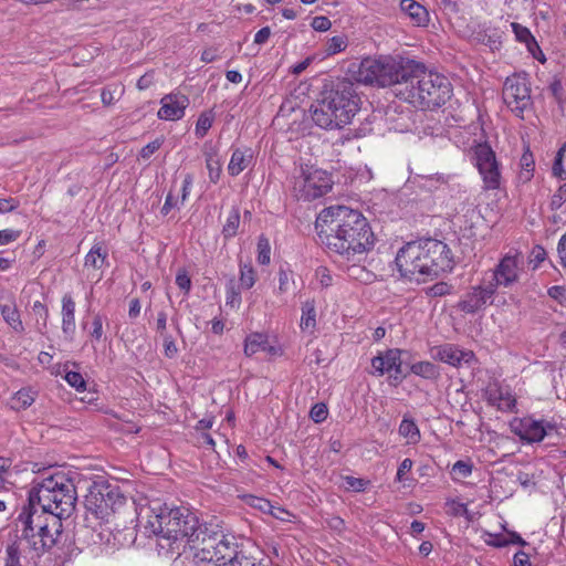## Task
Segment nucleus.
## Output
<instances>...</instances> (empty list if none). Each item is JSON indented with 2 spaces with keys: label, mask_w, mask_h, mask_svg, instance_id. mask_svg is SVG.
<instances>
[{
  "label": "nucleus",
  "mask_w": 566,
  "mask_h": 566,
  "mask_svg": "<svg viewBox=\"0 0 566 566\" xmlns=\"http://www.w3.org/2000/svg\"><path fill=\"white\" fill-rule=\"evenodd\" d=\"M318 235L329 252L348 264V275L355 280H368L370 273L359 266L375 239L371 228L361 212L346 206L323 209L316 220Z\"/></svg>",
  "instance_id": "1"
},
{
  "label": "nucleus",
  "mask_w": 566,
  "mask_h": 566,
  "mask_svg": "<svg viewBox=\"0 0 566 566\" xmlns=\"http://www.w3.org/2000/svg\"><path fill=\"white\" fill-rule=\"evenodd\" d=\"M138 524L149 534L158 537L157 547L166 554L180 555V548L187 543L199 542L201 534H206L198 517L187 507H178L153 501L138 514Z\"/></svg>",
  "instance_id": "2"
},
{
  "label": "nucleus",
  "mask_w": 566,
  "mask_h": 566,
  "mask_svg": "<svg viewBox=\"0 0 566 566\" xmlns=\"http://www.w3.org/2000/svg\"><path fill=\"white\" fill-rule=\"evenodd\" d=\"M75 502L76 488L64 472L52 467L38 468V505L50 514L38 532L44 552L62 541V516L73 511Z\"/></svg>",
  "instance_id": "3"
},
{
  "label": "nucleus",
  "mask_w": 566,
  "mask_h": 566,
  "mask_svg": "<svg viewBox=\"0 0 566 566\" xmlns=\"http://www.w3.org/2000/svg\"><path fill=\"white\" fill-rule=\"evenodd\" d=\"M401 276L417 282L433 280L453 268L450 248L437 239H420L406 243L395 259Z\"/></svg>",
  "instance_id": "4"
},
{
  "label": "nucleus",
  "mask_w": 566,
  "mask_h": 566,
  "mask_svg": "<svg viewBox=\"0 0 566 566\" xmlns=\"http://www.w3.org/2000/svg\"><path fill=\"white\" fill-rule=\"evenodd\" d=\"M360 98L353 83L338 82L311 106L315 125L324 129H337L349 124L359 109Z\"/></svg>",
  "instance_id": "5"
},
{
  "label": "nucleus",
  "mask_w": 566,
  "mask_h": 566,
  "mask_svg": "<svg viewBox=\"0 0 566 566\" xmlns=\"http://www.w3.org/2000/svg\"><path fill=\"white\" fill-rule=\"evenodd\" d=\"M396 96L416 107L436 108L452 96V85L442 74L411 65L408 76L395 91Z\"/></svg>",
  "instance_id": "6"
},
{
  "label": "nucleus",
  "mask_w": 566,
  "mask_h": 566,
  "mask_svg": "<svg viewBox=\"0 0 566 566\" xmlns=\"http://www.w3.org/2000/svg\"><path fill=\"white\" fill-rule=\"evenodd\" d=\"M411 64H402L391 56L365 57L358 69V80L365 84L397 86L408 76Z\"/></svg>",
  "instance_id": "7"
},
{
  "label": "nucleus",
  "mask_w": 566,
  "mask_h": 566,
  "mask_svg": "<svg viewBox=\"0 0 566 566\" xmlns=\"http://www.w3.org/2000/svg\"><path fill=\"white\" fill-rule=\"evenodd\" d=\"M505 105L515 116L523 118L524 113L531 111L533 99L531 83L525 73H515L507 76L502 91Z\"/></svg>",
  "instance_id": "8"
},
{
  "label": "nucleus",
  "mask_w": 566,
  "mask_h": 566,
  "mask_svg": "<svg viewBox=\"0 0 566 566\" xmlns=\"http://www.w3.org/2000/svg\"><path fill=\"white\" fill-rule=\"evenodd\" d=\"M206 534H201L199 542L195 544L202 545L208 548L209 555H211L218 566L233 565L242 551H238V544L234 536L224 534L223 532L209 531L207 526H203Z\"/></svg>",
  "instance_id": "9"
},
{
  "label": "nucleus",
  "mask_w": 566,
  "mask_h": 566,
  "mask_svg": "<svg viewBox=\"0 0 566 566\" xmlns=\"http://www.w3.org/2000/svg\"><path fill=\"white\" fill-rule=\"evenodd\" d=\"M333 179L326 170L315 167L302 169V177L296 182L298 198L305 201L315 200L325 196L333 188Z\"/></svg>",
  "instance_id": "10"
},
{
  "label": "nucleus",
  "mask_w": 566,
  "mask_h": 566,
  "mask_svg": "<svg viewBox=\"0 0 566 566\" xmlns=\"http://www.w3.org/2000/svg\"><path fill=\"white\" fill-rule=\"evenodd\" d=\"M473 164L476 167L484 190H496L501 186V170L496 155L486 143L478 144L473 148Z\"/></svg>",
  "instance_id": "11"
},
{
  "label": "nucleus",
  "mask_w": 566,
  "mask_h": 566,
  "mask_svg": "<svg viewBox=\"0 0 566 566\" xmlns=\"http://www.w3.org/2000/svg\"><path fill=\"white\" fill-rule=\"evenodd\" d=\"M523 266V254L518 251H510L499 262L493 271L490 284L509 287L520 279V271Z\"/></svg>",
  "instance_id": "12"
},
{
  "label": "nucleus",
  "mask_w": 566,
  "mask_h": 566,
  "mask_svg": "<svg viewBox=\"0 0 566 566\" xmlns=\"http://www.w3.org/2000/svg\"><path fill=\"white\" fill-rule=\"evenodd\" d=\"M115 495H118L117 491L109 485L94 483L87 489L85 507L96 516H104L108 510L113 509Z\"/></svg>",
  "instance_id": "13"
},
{
  "label": "nucleus",
  "mask_w": 566,
  "mask_h": 566,
  "mask_svg": "<svg viewBox=\"0 0 566 566\" xmlns=\"http://www.w3.org/2000/svg\"><path fill=\"white\" fill-rule=\"evenodd\" d=\"M496 292V284H482L473 287L459 302V308L467 313L473 314L493 303V296Z\"/></svg>",
  "instance_id": "14"
},
{
  "label": "nucleus",
  "mask_w": 566,
  "mask_h": 566,
  "mask_svg": "<svg viewBox=\"0 0 566 566\" xmlns=\"http://www.w3.org/2000/svg\"><path fill=\"white\" fill-rule=\"evenodd\" d=\"M35 503V486H32L29 490V507L30 512L27 514L22 512L19 515V522L22 524L21 530H17L15 541L11 544L14 546H19L22 549L28 551L29 553H33L35 549V541H34V528H33V520H32V509Z\"/></svg>",
  "instance_id": "15"
},
{
  "label": "nucleus",
  "mask_w": 566,
  "mask_h": 566,
  "mask_svg": "<svg viewBox=\"0 0 566 566\" xmlns=\"http://www.w3.org/2000/svg\"><path fill=\"white\" fill-rule=\"evenodd\" d=\"M554 429L555 427L551 423L532 418H524L512 423L513 432L522 440L531 443L542 441Z\"/></svg>",
  "instance_id": "16"
},
{
  "label": "nucleus",
  "mask_w": 566,
  "mask_h": 566,
  "mask_svg": "<svg viewBox=\"0 0 566 566\" xmlns=\"http://www.w3.org/2000/svg\"><path fill=\"white\" fill-rule=\"evenodd\" d=\"M160 105L157 113L159 119L179 120L185 116V112L189 106V98L179 92L170 93L161 97Z\"/></svg>",
  "instance_id": "17"
},
{
  "label": "nucleus",
  "mask_w": 566,
  "mask_h": 566,
  "mask_svg": "<svg viewBox=\"0 0 566 566\" xmlns=\"http://www.w3.org/2000/svg\"><path fill=\"white\" fill-rule=\"evenodd\" d=\"M484 396L488 402L495 406L499 410L511 411L515 407V398L511 390L497 382L489 384Z\"/></svg>",
  "instance_id": "18"
},
{
  "label": "nucleus",
  "mask_w": 566,
  "mask_h": 566,
  "mask_svg": "<svg viewBox=\"0 0 566 566\" xmlns=\"http://www.w3.org/2000/svg\"><path fill=\"white\" fill-rule=\"evenodd\" d=\"M400 12L410 24L416 28H427L430 23L428 9L416 0H401L399 3Z\"/></svg>",
  "instance_id": "19"
},
{
  "label": "nucleus",
  "mask_w": 566,
  "mask_h": 566,
  "mask_svg": "<svg viewBox=\"0 0 566 566\" xmlns=\"http://www.w3.org/2000/svg\"><path fill=\"white\" fill-rule=\"evenodd\" d=\"M254 163V150L248 146L237 147L232 150L230 161L228 164V174L237 177L243 170L251 167Z\"/></svg>",
  "instance_id": "20"
},
{
  "label": "nucleus",
  "mask_w": 566,
  "mask_h": 566,
  "mask_svg": "<svg viewBox=\"0 0 566 566\" xmlns=\"http://www.w3.org/2000/svg\"><path fill=\"white\" fill-rule=\"evenodd\" d=\"M401 356H374L371 359L373 374L382 376L388 373L390 377L398 379L403 375Z\"/></svg>",
  "instance_id": "21"
},
{
  "label": "nucleus",
  "mask_w": 566,
  "mask_h": 566,
  "mask_svg": "<svg viewBox=\"0 0 566 566\" xmlns=\"http://www.w3.org/2000/svg\"><path fill=\"white\" fill-rule=\"evenodd\" d=\"M511 28L516 41L524 43L530 54L537 61L544 63L546 61L545 55L530 29L517 22H512Z\"/></svg>",
  "instance_id": "22"
},
{
  "label": "nucleus",
  "mask_w": 566,
  "mask_h": 566,
  "mask_svg": "<svg viewBox=\"0 0 566 566\" xmlns=\"http://www.w3.org/2000/svg\"><path fill=\"white\" fill-rule=\"evenodd\" d=\"M276 349L271 344L269 336L263 333H252L245 338L244 354L269 353L275 354Z\"/></svg>",
  "instance_id": "23"
},
{
  "label": "nucleus",
  "mask_w": 566,
  "mask_h": 566,
  "mask_svg": "<svg viewBox=\"0 0 566 566\" xmlns=\"http://www.w3.org/2000/svg\"><path fill=\"white\" fill-rule=\"evenodd\" d=\"M182 553L185 554L184 566H218L211 555H209L208 548H205L202 545L190 546L189 552L184 549Z\"/></svg>",
  "instance_id": "24"
},
{
  "label": "nucleus",
  "mask_w": 566,
  "mask_h": 566,
  "mask_svg": "<svg viewBox=\"0 0 566 566\" xmlns=\"http://www.w3.org/2000/svg\"><path fill=\"white\" fill-rule=\"evenodd\" d=\"M302 315L300 319V328L304 334L313 335L317 324V312L314 300H306L302 304Z\"/></svg>",
  "instance_id": "25"
},
{
  "label": "nucleus",
  "mask_w": 566,
  "mask_h": 566,
  "mask_svg": "<svg viewBox=\"0 0 566 566\" xmlns=\"http://www.w3.org/2000/svg\"><path fill=\"white\" fill-rule=\"evenodd\" d=\"M107 256L108 250L103 242H95L85 255L84 265L99 270L106 264Z\"/></svg>",
  "instance_id": "26"
},
{
  "label": "nucleus",
  "mask_w": 566,
  "mask_h": 566,
  "mask_svg": "<svg viewBox=\"0 0 566 566\" xmlns=\"http://www.w3.org/2000/svg\"><path fill=\"white\" fill-rule=\"evenodd\" d=\"M62 329L65 334L73 333L75 329V302L71 294L62 297Z\"/></svg>",
  "instance_id": "27"
},
{
  "label": "nucleus",
  "mask_w": 566,
  "mask_h": 566,
  "mask_svg": "<svg viewBox=\"0 0 566 566\" xmlns=\"http://www.w3.org/2000/svg\"><path fill=\"white\" fill-rule=\"evenodd\" d=\"M46 553L49 554L48 558L53 560L54 566H66L72 559L74 549L71 548V544L61 541L51 551H46Z\"/></svg>",
  "instance_id": "28"
},
{
  "label": "nucleus",
  "mask_w": 566,
  "mask_h": 566,
  "mask_svg": "<svg viewBox=\"0 0 566 566\" xmlns=\"http://www.w3.org/2000/svg\"><path fill=\"white\" fill-rule=\"evenodd\" d=\"M256 272L251 262L239 263V286L242 290H250L256 282Z\"/></svg>",
  "instance_id": "29"
},
{
  "label": "nucleus",
  "mask_w": 566,
  "mask_h": 566,
  "mask_svg": "<svg viewBox=\"0 0 566 566\" xmlns=\"http://www.w3.org/2000/svg\"><path fill=\"white\" fill-rule=\"evenodd\" d=\"M520 166L521 169L517 176L518 181L526 184L533 178L535 167L533 154L530 151L528 148L521 156Z\"/></svg>",
  "instance_id": "30"
},
{
  "label": "nucleus",
  "mask_w": 566,
  "mask_h": 566,
  "mask_svg": "<svg viewBox=\"0 0 566 566\" xmlns=\"http://www.w3.org/2000/svg\"><path fill=\"white\" fill-rule=\"evenodd\" d=\"M240 226V209L237 206H233L229 214L227 217L226 223L222 228V235L224 239L229 240L237 235L238 229Z\"/></svg>",
  "instance_id": "31"
},
{
  "label": "nucleus",
  "mask_w": 566,
  "mask_h": 566,
  "mask_svg": "<svg viewBox=\"0 0 566 566\" xmlns=\"http://www.w3.org/2000/svg\"><path fill=\"white\" fill-rule=\"evenodd\" d=\"M33 558V553H29L19 546L9 545L7 547V559L4 566H23L21 559Z\"/></svg>",
  "instance_id": "32"
},
{
  "label": "nucleus",
  "mask_w": 566,
  "mask_h": 566,
  "mask_svg": "<svg viewBox=\"0 0 566 566\" xmlns=\"http://www.w3.org/2000/svg\"><path fill=\"white\" fill-rule=\"evenodd\" d=\"M399 434L408 440L409 443H417L420 440V431L412 419L403 418L399 426Z\"/></svg>",
  "instance_id": "33"
},
{
  "label": "nucleus",
  "mask_w": 566,
  "mask_h": 566,
  "mask_svg": "<svg viewBox=\"0 0 566 566\" xmlns=\"http://www.w3.org/2000/svg\"><path fill=\"white\" fill-rule=\"evenodd\" d=\"M214 114L212 111L203 112L199 115L196 123L195 134L198 138H203L212 127Z\"/></svg>",
  "instance_id": "34"
},
{
  "label": "nucleus",
  "mask_w": 566,
  "mask_h": 566,
  "mask_svg": "<svg viewBox=\"0 0 566 566\" xmlns=\"http://www.w3.org/2000/svg\"><path fill=\"white\" fill-rule=\"evenodd\" d=\"M241 303V287L237 286L233 279H231L226 286V305L231 308H239Z\"/></svg>",
  "instance_id": "35"
},
{
  "label": "nucleus",
  "mask_w": 566,
  "mask_h": 566,
  "mask_svg": "<svg viewBox=\"0 0 566 566\" xmlns=\"http://www.w3.org/2000/svg\"><path fill=\"white\" fill-rule=\"evenodd\" d=\"M34 401V397L30 389H21L11 399V408L15 410L25 409Z\"/></svg>",
  "instance_id": "36"
},
{
  "label": "nucleus",
  "mask_w": 566,
  "mask_h": 566,
  "mask_svg": "<svg viewBox=\"0 0 566 566\" xmlns=\"http://www.w3.org/2000/svg\"><path fill=\"white\" fill-rule=\"evenodd\" d=\"M247 503L250 506L258 509L263 513H270L271 515H273L276 518H279L280 516H279V514H276L273 511L274 509H276L277 511H280L282 513L285 512L284 510H282L280 507H274L269 500L259 497V496H254V495H249Z\"/></svg>",
  "instance_id": "37"
},
{
  "label": "nucleus",
  "mask_w": 566,
  "mask_h": 566,
  "mask_svg": "<svg viewBox=\"0 0 566 566\" xmlns=\"http://www.w3.org/2000/svg\"><path fill=\"white\" fill-rule=\"evenodd\" d=\"M411 371L423 378H436L439 376V368L430 361H419L411 365Z\"/></svg>",
  "instance_id": "38"
},
{
  "label": "nucleus",
  "mask_w": 566,
  "mask_h": 566,
  "mask_svg": "<svg viewBox=\"0 0 566 566\" xmlns=\"http://www.w3.org/2000/svg\"><path fill=\"white\" fill-rule=\"evenodd\" d=\"M0 312L4 321L14 329H22L21 321L19 319V313L11 304H0Z\"/></svg>",
  "instance_id": "39"
},
{
  "label": "nucleus",
  "mask_w": 566,
  "mask_h": 566,
  "mask_svg": "<svg viewBox=\"0 0 566 566\" xmlns=\"http://www.w3.org/2000/svg\"><path fill=\"white\" fill-rule=\"evenodd\" d=\"M450 176H446L443 174L430 175L422 178L421 187L429 191H433L438 189L441 185L448 184Z\"/></svg>",
  "instance_id": "40"
},
{
  "label": "nucleus",
  "mask_w": 566,
  "mask_h": 566,
  "mask_svg": "<svg viewBox=\"0 0 566 566\" xmlns=\"http://www.w3.org/2000/svg\"><path fill=\"white\" fill-rule=\"evenodd\" d=\"M256 260L261 265H266L271 261V245H270L269 240L264 235H261L258 239Z\"/></svg>",
  "instance_id": "41"
},
{
  "label": "nucleus",
  "mask_w": 566,
  "mask_h": 566,
  "mask_svg": "<svg viewBox=\"0 0 566 566\" xmlns=\"http://www.w3.org/2000/svg\"><path fill=\"white\" fill-rule=\"evenodd\" d=\"M347 48V38L345 35H335L331 38L325 48L327 55H335L345 51Z\"/></svg>",
  "instance_id": "42"
},
{
  "label": "nucleus",
  "mask_w": 566,
  "mask_h": 566,
  "mask_svg": "<svg viewBox=\"0 0 566 566\" xmlns=\"http://www.w3.org/2000/svg\"><path fill=\"white\" fill-rule=\"evenodd\" d=\"M206 167L208 170V177L210 182L217 184L220 180L221 174H222V160L220 159H212L208 158V161H206Z\"/></svg>",
  "instance_id": "43"
},
{
  "label": "nucleus",
  "mask_w": 566,
  "mask_h": 566,
  "mask_svg": "<svg viewBox=\"0 0 566 566\" xmlns=\"http://www.w3.org/2000/svg\"><path fill=\"white\" fill-rule=\"evenodd\" d=\"M566 205V182L559 186L554 192L549 201V209L552 211H558Z\"/></svg>",
  "instance_id": "44"
},
{
  "label": "nucleus",
  "mask_w": 566,
  "mask_h": 566,
  "mask_svg": "<svg viewBox=\"0 0 566 566\" xmlns=\"http://www.w3.org/2000/svg\"><path fill=\"white\" fill-rule=\"evenodd\" d=\"M232 566H271V562L269 559H256L255 557L248 556L241 552L239 557L233 560Z\"/></svg>",
  "instance_id": "45"
},
{
  "label": "nucleus",
  "mask_w": 566,
  "mask_h": 566,
  "mask_svg": "<svg viewBox=\"0 0 566 566\" xmlns=\"http://www.w3.org/2000/svg\"><path fill=\"white\" fill-rule=\"evenodd\" d=\"M64 379L71 387L75 388L77 391H84L86 388V382L78 371L65 369Z\"/></svg>",
  "instance_id": "46"
},
{
  "label": "nucleus",
  "mask_w": 566,
  "mask_h": 566,
  "mask_svg": "<svg viewBox=\"0 0 566 566\" xmlns=\"http://www.w3.org/2000/svg\"><path fill=\"white\" fill-rule=\"evenodd\" d=\"M565 154H566V142L559 147L558 151L556 153L554 163H553L552 172L555 177L564 178L565 170L563 167V160H564Z\"/></svg>",
  "instance_id": "47"
},
{
  "label": "nucleus",
  "mask_w": 566,
  "mask_h": 566,
  "mask_svg": "<svg viewBox=\"0 0 566 566\" xmlns=\"http://www.w3.org/2000/svg\"><path fill=\"white\" fill-rule=\"evenodd\" d=\"M88 335L92 340L99 342L103 338V317L101 315H95L92 319L91 327L88 329Z\"/></svg>",
  "instance_id": "48"
},
{
  "label": "nucleus",
  "mask_w": 566,
  "mask_h": 566,
  "mask_svg": "<svg viewBox=\"0 0 566 566\" xmlns=\"http://www.w3.org/2000/svg\"><path fill=\"white\" fill-rule=\"evenodd\" d=\"M328 416L327 406L323 402L315 403L310 410V418L315 423L323 422Z\"/></svg>",
  "instance_id": "49"
},
{
  "label": "nucleus",
  "mask_w": 566,
  "mask_h": 566,
  "mask_svg": "<svg viewBox=\"0 0 566 566\" xmlns=\"http://www.w3.org/2000/svg\"><path fill=\"white\" fill-rule=\"evenodd\" d=\"M547 253L541 245H535L530 254L528 262L533 265V269H537L546 259Z\"/></svg>",
  "instance_id": "50"
},
{
  "label": "nucleus",
  "mask_w": 566,
  "mask_h": 566,
  "mask_svg": "<svg viewBox=\"0 0 566 566\" xmlns=\"http://www.w3.org/2000/svg\"><path fill=\"white\" fill-rule=\"evenodd\" d=\"M452 473L459 478H468L472 473V464L467 461H457L452 467Z\"/></svg>",
  "instance_id": "51"
},
{
  "label": "nucleus",
  "mask_w": 566,
  "mask_h": 566,
  "mask_svg": "<svg viewBox=\"0 0 566 566\" xmlns=\"http://www.w3.org/2000/svg\"><path fill=\"white\" fill-rule=\"evenodd\" d=\"M315 276L322 287H328L333 283L332 274L325 266L317 268L315 271Z\"/></svg>",
  "instance_id": "52"
},
{
  "label": "nucleus",
  "mask_w": 566,
  "mask_h": 566,
  "mask_svg": "<svg viewBox=\"0 0 566 566\" xmlns=\"http://www.w3.org/2000/svg\"><path fill=\"white\" fill-rule=\"evenodd\" d=\"M547 90L558 103L564 101V87L560 80L554 78Z\"/></svg>",
  "instance_id": "53"
},
{
  "label": "nucleus",
  "mask_w": 566,
  "mask_h": 566,
  "mask_svg": "<svg viewBox=\"0 0 566 566\" xmlns=\"http://www.w3.org/2000/svg\"><path fill=\"white\" fill-rule=\"evenodd\" d=\"M176 284L186 294L189 293V291L191 289V279L185 270L178 271V273L176 275Z\"/></svg>",
  "instance_id": "54"
},
{
  "label": "nucleus",
  "mask_w": 566,
  "mask_h": 566,
  "mask_svg": "<svg viewBox=\"0 0 566 566\" xmlns=\"http://www.w3.org/2000/svg\"><path fill=\"white\" fill-rule=\"evenodd\" d=\"M311 27L315 30V31H319V32H325L327 30L331 29L332 27V22L331 20L325 17V15H317V17H314L312 22H311Z\"/></svg>",
  "instance_id": "55"
},
{
  "label": "nucleus",
  "mask_w": 566,
  "mask_h": 566,
  "mask_svg": "<svg viewBox=\"0 0 566 566\" xmlns=\"http://www.w3.org/2000/svg\"><path fill=\"white\" fill-rule=\"evenodd\" d=\"M345 483L348 489L355 492H361L366 489L368 481L354 476H345Z\"/></svg>",
  "instance_id": "56"
},
{
  "label": "nucleus",
  "mask_w": 566,
  "mask_h": 566,
  "mask_svg": "<svg viewBox=\"0 0 566 566\" xmlns=\"http://www.w3.org/2000/svg\"><path fill=\"white\" fill-rule=\"evenodd\" d=\"M163 142L160 139H155L144 146L140 150V157L143 159H149L161 146Z\"/></svg>",
  "instance_id": "57"
},
{
  "label": "nucleus",
  "mask_w": 566,
  "mask_h": 566,
  "mask_svg": "<svg viewBox=\"0 0 566 566\" xmlns=\"http://www.w3.org/2000/svg\"><path fill=\"white\" fill-rule=\"evenodd\" d=\"M117 91V86H106L103 88L101 93V99L104 106H111L115 103V93Z\"/></svg>",
  "instance_id": "58"
},
{
  "label": "nucleus",
  "mask_w": 566,
  "mask_h": 566,
  "mask_svg": "<svg viewBox=\"0 0 566 566\" xmlns=\"http://www.w3.org/2000/svg\"><path fill=\"white\" fill-rule=\"evenodd\" d=\"M10 467L11 460L0 457V489L4 488L8 482Z\"/></svg>",
  "instance_id": "59"
},
{
  "label": "nucleus",
  "mask_w": 566,
  "mask_h": 566,
  "mask_svg": "<svg viewBox=\"0 0 566 566\" xmlns=\"http://www.w3.org/2000/svg\"><path fill=\"white\" fill-rule=\"evenodd\" d=\"M412 465H413V462L411 459H409V458L403 459L402 462L398 467L396 480L399 482L405 481L406 474L411 471Z\"/></svg>",
  "instance_id": "60"
},
{
  "label": "nucleus",
  "mask_w": 566,
  "mask_h": 566,
  "mask_svg": "<svg viewBox=\"0 0 566 566\" xmlns=\"http://www.w3.org/2000/svg\"><path fill=\"white\" fill-rule=\"evenodd\" d=\"M277 276H279V292L286 293L290 290L291 274L287 271L280 269Z\"/></svg>",
  "instance_id": "61"
},
{
  "label": "nucleus",
  "mask_w": 566,
  "mask_h": 566,
  "mask_svg": "<svg viewBox=\"0 0 566 566\" xmlns=\"http://www.w3.org/2000/svg\"><path fill=\"white\" fill-rule=\"evenodd\" d=\"M154 84V72H147L142 75L137 81V87L140 91L149 88Z\"/></svg>",
  "instance_id": "62"
},
{
  "label": "nucleus",
  "mask_w": 566,
  "mask_h": 566,
  "mask_svg": "<svg viewBox=\"0 0 566 566\" xmlns=\"http://www.w3.org/2000/svg\"><path fill=\"white\" fill-rule=\"evenodd\" d=\"M514 566H532L528 554L523 551H518L513 558Z\"/></svg>",
  "instance_id": "63"
},
{
  "label": "nucleus",
  "mask_w": 566,
  "mask_h": 566,
  "mask_svg": "<svg viewBox=\"0 0 566 566\" xmlns=\"http://www.w3.org/2000/svg\"><path fill=\"white\" fill-rule=\"evenodd\" d=\"M557 251L563 266L566 268V233L559 239Z\"/></svg>",
  "instance_id": "64"
}]
</instances>
